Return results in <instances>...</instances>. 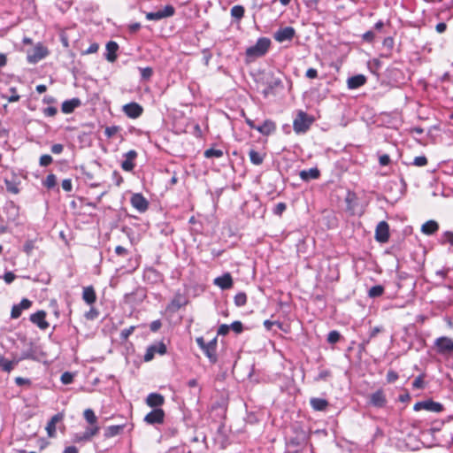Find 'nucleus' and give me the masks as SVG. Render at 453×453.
Instances as JSON below:
<instances>
[{
  "instance_id": "f257e3e1",
  "label": "nucleus",
  "mask_w": 453,
  "mask_h": 453,
  "mask_svg": "<svg viewBox=\"0 0 453 453\" xmlns=\"http://www.w3.org/2000/svg\"><path fill=\"white\" fill-rule=\"evenodd\" d=\"M271 45L270 39L266 37L259 38L256 44L246 50L247 61H253L257 58H261L266 54Z\"/></svg>"
},
{
  "instance_id": "f03ea898",
  "label": "nucleus",
  "mask_w": 453,
  "mask_h": 453,
  "mask_svg": "<svg viewBox=\"0 0 453 453\" xmlns=\"http://www.w3.org/2000/svg\"><path fill=\"white\" fill-rule=\"evenodd\" d=\"M196 343L209 358L211 363L215 364L218 361L216 354L217 338L212 339L209 342H205L203 337H198L196 338Z\"/></svg>"
},
{
  "instance_id": "7ed1b4c3",
  "label": "nucleus",
  "mask_w": 453,
  "mask_h": 453,
  "mask_svg": "<svg viewBox=\"0 0 453 453\" xmlns=\"http://www.w3.org/2000/svg\"><path fill=\"white\" fill-rule=\"evenodd\" d=\"M265 84V88L262 90V94L265 98L271 95H275L276 89L283 87L280 78L274 76L273 73L266 75Z\"/></svg>"
},
{
  "instance_id": "20e7f679",
  "label": "nucleus",
  "mask_w": 453,
  "mask_h": 453,
  "mask_svg": "<svg viewBox=\"0 0 453 453\" xmlns=\"http://www.w3.org/2000/svg\"><path fill=\"white\" fill-rule=\"evenodd\" d=\"M175 12V9L173 5H165L163 9L148 12L146 19L149 20H160L165 18L172 17Z\"/></svg>"
},
{
  "instance_id": "39448f33",
  "label": "nucleus",
  "mask_w": 453,
  "mask_h": 453,
  "mask_svg": "<svg viewBox=\"0 0 453 453\" xmlns=\"http://www.w3.org/2000/svg\"><path fill=\"white\" fill-rule=\"evenodd\" d=\"M414 411H418L421 410H426L432 412H441L443 410V406L441 403L434 402L433 400H426L422 402H418L414 404Z\"/></svg>"
},
{
  "instance_id": "423d86ee",
  "label": "nucleus",
  "mask_w": 453,
  "mask_h": 453,
  "mask_svg": "<svg viewBox=\"0 0 453 453\" xmlns=\"http://www.w3.org/2000/svg\"><path fill=\"white\" fill-rule=\"evenodd\" d=\"M434 344L439 354L446 355L453 353V340L449 337H439L435 340Z\"/></svg>"
},
{
  "instance_id": "0eeeda50",
  "label": "nucleus",
  "mask_w": 453,
  "mask_h": 453,
  "mask_svg": "<svg viewBox=\"0 0 453 453\" xmlns=\"http://www.w3.org/2000/svg\"><path fill=\"white\" fill-rule=\"evenodd\" d=\"M48 55L47 49L42 45L37 44L32 50L31 53L27 55V61L31 64H35L40 60L43 59Z\"/></svg>"
},
{
  "instance_id": "6e6552de",
  "label": "nucleus",
  "mask_w": 453,
  "mask_h": 453,
  "mask_svg": "<svg viewBox=\"0 0 453 453\" xmlns=\"http://www.w3.org/2000/svg\"><path fill=\"white\" fill-rule=\"evenodd\" d=\"M310 124L306 113L301 111L295 119L293 127L296 133H304L309 128Z\"/></svg>"
},
{
  "instance_id": "1a4fd4ad",
  "label": "nucleus",
  "mask_w": 453,
  "mask_h": 453,
  "mask_svg": "<svg viewBox=\"0 0 453 453\" xmlns=\"http://www.w3.org/2000/svg\"><path fill=\"white\" fill-rule=\"evenodd\" d=\"M375 239L379 242L385 243L389 239V226L386 221H380L375 230Z\"/></svg>"
},
{
  "instance_id": "9d476101",
  "label": "nucleus",
  "mask_w": 453,
  "mask_h": 453,
  "mask_svg": "<svg viewBox=\"0 0 453 453\" xmlns=\"http://www.w3.org/2000/svg\"><path fill=\"white\" fill-rule=\"evenodd\" d=\"M130 203L134 208H135L139 212H144L148 210L149 202L147 199L140 193H135L131 196Z\"/></svg>"
},
{
  "instance_id": "9b49d317",
  "label": "nucleus",
  "mask_w": 453,
  "mask_h": 453,
  "mask_svg": "<svg viewBox=\"0 0 453 453\" xmlns=\"http://www.w3.org/2000/svg\"><path fill=\"white\" fill-rule=\"evenodd\" d=\"M165 418V411L160 409H154L144 417V421L150 425L162 424Z\"/></svg>"
},
{
  "instance_id": "f8f14e48",
  "label": "nucleus",
  "mask_w": 453,
  "mask_h": 453,
  "mask_svg": "<svg viewBox=\"0 0 453 453\" xmlns=\"http://www.w3.org/2000/svg\"><path fill=\"white\" fill-rule=\"evenodd\" d=\"M295 29L292 27H285L274 34V39L279 42L291 41L295 36Z\"/></svg>"
},
{
  "instance_id": "ddd939ff",
  "label": "nucleus",
  "mask_w": 453,
  "mask_h": 453,
  "mask_svg": "<svg viewBox=\"0 0 453 453\" xmlns=\"http://www.w3.org/2000/svg\"><path fill=\"white\" fill-rule=\"evenodd\" d=\"M142 107L137 103H129L123 106V111L125 114L132 119L140 117L142 113Z\"/></svg>"
},
{
  "instance_id": "4468645a",
  "label": "nucleus",
  "mask_w": 453,
  "mask_h": 453,
  "mask_svg": "<svg viewBox=\"0 0 453 453\" xmlns=\"http://www.w3.org/2000/svg\"><path fill=\"white\" fill-rule=\"evenodd\" d=\"M46 312L44 311H38L31 314L30 321L35 324L40 329L45 330L49 327V323L45 319Z\"/></svg>"
},
{
  "instance_id": "2eb2a0df",
  "label": "nucleus",
  "mask_w": 453,
  "mask_h": 453,
  "mask_svg": "<svg viewBox=\"0 0 453 453\" xmlns=\"http://www.w3.org/2000/svg\"><path fill=\"white\" fill-rule=\"evenodd\" d=\"M125 160L121 163V167L126 172H131L134 168V159L137 157V152L134 150L127 151L125 155Z\"/></svg>"
},
{
  "instance_id": "dca6fc26",
  "label": "nucleus",
  "mask_w": 453,
  "mask_h": 453,
  "mask_svg": "<svg viewBox=\"0 0 453 453\" xmlns=\"http://www.w3.org/2000/svg\"><path fill=\"white\" fill-rule=\"evenodd\" d=\"M213 283L223 290L229 289L233 287V279L229 273H226L222 276L215 278Z\"/></svg>"
},
{
  "instance_id": "f3484780",
  "label": "nucleus",
  "mask_w": 453,
  "mask_h": 453,
  "mask_svg": "<svg viewBox=\"0 0 453 453\" xmlns=\"http://www.w3.org/2000/svg\"><path fill=\"white\" fill-rule=\"evenodd\" d=\"M145 402L148 406L157 409L164 404L165 398L158 393H150L148 395Z\"/></svg>"
},
{
  "instance_id": "a211bd4d",
  "label": "nucleus",
  "mask_w": 453,
  "mask_h": 453,
  "mask_svg": "<svg viewBox=\"0 0 453 453\" xmlns=\"http://www.w3.org/2000/svg\"><path fill=\"white\" fill-rule=\"evenodd\" d=\"M370 403L375 407L381 408L386 404V397L382 390H378L371 395Z\"/></svg>"
},
{
  "instance_id": "6ab92c4d",
  "label": "nucleus",
  "mask_w": 453,
  "mask_h": 453,
  "mask_svg": "<svg viewBox=\"0 0 453 453\" xmlns=\"http://www.w3.org/2000/svg\"><path fill=\"white\" fill-rule=\"evenodd\" d=\"M119 50V45L116 42H113V41H110L109 42H107L106 44V55H105V58L112 63L114 62L116 59H117V51Z\"/></svg>"
},
{
  "instance_id": "aec40b11",
  "label": "nucleus",
  "mask_w": 453,
  "mask_h": 453,
  "mask_svg": "<svg viewBox=\"0 0 453 453\" xmlns=\"http://www.w3.org/2000/svg\"><path fill=\"white\" fill-rule=\"evenodd\" d=\"M366 82V78L363 74H357L348 79L347 84L349 89H356Z\"/></svg>"
},
{
  "instance_id": "412c9836",
  "label": "nucleus",
  "mask_w": 453,
  "mask_h": 453,
  "mask_svg": "<svg viewBox=\"0 0 453 453\" xmlns=\"http://www.w3.org/2000/svg\"><path fill=\"white\" fill-rule=\"evenodd\" d=\"M320 173L317 167L303 170L300 172L299 176L303 181L316 180L319 177Z\"/></svg>"
},
{
  "instance_id": "4be33fe9",
  "label": "nucleus",
  "mask_w": 453,
  "mask_h": 453,
  "mask_svg": "<svg viewBox=\"0 0 453 453\" xmlns=\"http://www.w3.org/2000/svg\"><path fill=\"white\" fill-rule=\"evenodd\" d=\"M63 415L60 413H58L54 415L50 420L48 422L46 426L47 434L50 437H54L56 435V425L58 422L62 420Z\"/></svg>"
},
{
  "instance_id": "5701e85b",
  "label": "nucleus",
  "mask_w": 453,
  "mask_h": 453,
  "mask_svg": "<svg viewBox=\"0 0 453 453\" xmlns=\"http://www.w3.org/2000/svg\"><path fill=\"white\" fill-rule=\"evenodd\" d=\"M80 104H81V101L78 98H73L71 100H66V101L63 102V104L61 105V111L64 113L68 114V113L73 112L75 110V108L80 106Z\"/></svg>"
},
{
  "instance_id": "b1692460",
  "label": "nucleus",
  "mask_w": 453,
  "mask_h": 453,
  "mask_svg": "<svg viewBox=\"0 0 453 453\" xmlns=\"http://www.w3.org/2000/svg\"><path fill=\"white\" fill-rule=\"evenodd\" d=\"M82 298L88 304H93L96 300V295L92 286L83 288Z\"/></svg>"
},
{
  "instance_id": "393cba45",
  "label": "nucleus",
  "mask_w": 453,
  "mask_h": 453,
  "mask_svg": "<svg viewBox=\"0 0 453 453\" xmlns=\"http://www.w3.org/2000/svg\"><path fill=\"white\" fill-rule=\"evenodd\" d=\"M310 403L312 409L318 411H323L328 406V402L323 398H311L310 400Z\"/></svg>"
},
{
  "instance_id": "a878e982",
  "label": "nucleus",
  "mask_w": 453,
  "mask_h": 453,
  "mask_svg": "<svg viewBox=\"0 0 453 453\" xmlns=\"http://www.w3.org/2000/svg\"><path fill=\"white\" fill-rule=\"evenodd\" d=\"M439 228V225L434 220H428L424 223L421 226V231L423 234L430 235L434 234Z\"/></svg>"
},
{
  "instance_id": "bb28decb",
  "label": "nucleus",
  "mask_w": 453,
  "mask_h": 453,
  "mask_svg": "<svg viewBox=\"0 0 453 453\" xmlns=\"http://www.w3.org/2000/svg\"><path fill=\"white\" fill-rule=\"evenodd\" d=\"M275 124L273 121L267 119L263 123V125L256 127V130H257L262 134L268 135L271 133H273L275 130Z\"/></svg>"
},
{
  "instance_id": "cd10ccee",
  "label": "nucleus",
  "mask_w": 453,
  "mask_h": 453,
  "mask_svg": "<svg viewBox=\"0 0 453 453\" xmlns=\"http://www.w3.org/2000/svg\"><path fill=\"white\" fill-rule=\"evenodd\" d=\"M99 431V427L97 426H92L88 427L85 432L79 437H77V441H89L94 435H96Z\"/></svg>"
},
{
  "instance_id": "c85d7f7f",
  "label": "nucleus",
  "mask_w": 453,
  "mask_h": 453,
  "mask_svg": "<svg viewBox=\"0 0 453 453\" xmlns=\"http://www.w3.org/2000/svg\"><path fill=\"white\" fill-rule=\"evenodd\" d=\"M123 428H124L123 425L110 426L106 427V429L104 431V436L107 438L116 436L119 434H120V432H122Z\"/></svg>"
},
{
  "instance_id": "c756f323",
  "label": "nucleus",
  "mask_w": 453,
  "mask_h": 453,
  "mask_svg": "<svg viewBox=\"0 0 453 453\" xmlns=\"http://www.w3.org/2000/svg\"><path fill=\"white\" fill-rule=\"evenodd\" d=\"M250 162L256 165H259L264 161V157L257 151L251 150L249 152Z\"/></svg>"
},
{
  "instance_id": "7c9ffc66",
  "label": "nucleus",
  "mask_w": 453,
  "mask_h": 453,
  "mask_svg": "<svg viewBox=\"0 0 453 453\" xmlns=\"http://www.w3.org/2000/svg\"><path fill=\"white\" fill-rule=\"evenodd\" d=\"M244 7L242 5H234L231 8V16L235 19H241L244 16Z\"/></svg>"
},
{
  "instance_id": "2f4dec72",
  "label": "nucleus",
  "mask_w": 453,
  "mask_h": 453,
  "mask_svg": "<svg viewBox=\"0 0 453 453\" xmlns=\"http://www.w3.org/2000/svg\"><path fill=\"white\" fill-rule=\"evenodd\" d=\"M383 293L384 288L380 285H376L369 289L368 296L369 297L375 298L382 296Z\"/></svg>"
},
{
  "instance_id": "473e14b6",
  "label": "nucleus",
  "mask_w": 453,
  "mask_h": 453,
  "mask_svg": "<svg viewBox=\"0 0 453 453\" xmlns=\"http://www.w3.org/2000/svg\"><path fill=\"white\" fill-rule=\"evenodd\" d=\"M203 155L206 158H211V157L219 158L223 156V151L221 150L211 148V149L206 150L204 151Z\"/></svg>"
},
{
  "instance_id": "72a5a7b5",
  "label": "nucleus",
  "mask_w": 453,
  "mask_h": 453,
  "mask_svg": "<svg viewBox=\"0 0 453 453\" xmlns=\"http://www.w3.org/2000/svg\"><path fill=\"white\" fill-rule=\"evenodd\" d=\"M83 415H84V418L90 425L93 426L96 423L97 418H96L95 412L91 409L85 410Z\"/></svg>"
},
{
  "instance_id": "f704fd0d",
  "label": "nucleus",
  "mask_w": 453,
  "mask_h": 453,
  "mask_svg": "<svg viewBox=\"0 0 453 453\" xmlns=\"http://www.w3.org/2000/svg\"><path fill=\"white\" fill-rule=\"evenodd\" d=\"M56 184L57 177L53 173L49 174L43 180V185L49 189L53 188L56 186Z\"/></svg>"
},
{
  "instance_id": "c9c22d12",
  "label": "nucleus",
  "mask_w": 453,
  "mask_h": 453,
  "mask_svg": "<svg viewBox=\"0 0 453 453\" xmlns=\"http://www.w3.org/2000/svg\"><path fill=\"white\" fill-rule=\"evenodd\" d=\"M247 303V296L243 292H240L234 296V303L238 307L244 306Z\"/></svg>"
},
{
  "instance_id": "e433bc0d",
  "label": "nucleus",
  "mask_w": 453,
  "mask_h": 453,
  "mask_svg": "<svg viewBox=\"0 0 453 453\" xmlns=\"http://www.w3.org/2000/svg\"><path fill=\"white\" fill-rule=\"evenodd\" d=\"M150 347L151 350H154L156 353H158L160 355H164L166 353V346L162 342L150 345Z\"/></svg>"
},
{
  "instance_id": "4c0bfd02",
  "label": "nucleus",
  "mask_w": 453,
  "mask_h": 453,
  "mask_svg": "<svg viewBox=\"0 0 453 453\" xmlns=\"http://www.w3.org/2000/svg\"><path fill=\"white\" fill-rule=\"evenodd\" d=\"M0 369L7 373L11 372V364L3 355L0 354Z\"/></svg>"
},
{
  "instance_id": "58836bf2",
  "label": "nucleus",
  "mask_w": 453,
  "mask_h": 453,
  "mask_svg": "<svg viewBox=\"0 0 453 453\" xmlns=\"http://www.w3.org/2000/svg\"><path fill=\"white\" fill-rule=\"evenodd\" d=\"M341 339V334L338 331L333 330L327 335V342L331 344L338 342Z\"/></svg>"
},
{
  "instance_id": "ea45409f",
  "label": "nucleus",
  "mask_w": 453,
  "mask_h": 453,
  "mask_svg": "<svg viewBox=\"0 0 453 453\" xmlns=\"http://www.w3.org/2000/svg\"><path fill=\"white\" fill-rule=\"evenodd\" d=\"M135 329V326H129L128 328H125L123 329L121 332H120V340L122 342H125L128 339V337L133 334V332L134 331Z\"/></svg>"
},
{
  "instance_id": "a19ab883",
  "label": "nucleus",
  "mask_w": 453,
  "mask_h": 453,
  "mask_svg": "<svg viewBox=\"0 0 453 453\" xmlns=\"http://www.w3.org/2000/svg\"><path fill=\"white\" fill-rule=\"evenodd\" d=\"M424 386H425L424 375H422V374L416 377L412 382V388L415 389H421L424 388Z\"/></svg>"
},
{
  "instance_id": "79ce46f5",
  "label": "nucleus",
  "mask_w": 453,
  "mask_h": 453,
  "mask_svg": "<svg viewBox=\"0 0 453 453\" xmlns=\"http://www.w3.org/2000/svg\"><path fill=\"white\" fill-rule=\"evenodd\" d=\"M415 166L422 167L427 165V158L425 156L416 157L412 162Z\"/></svg>"
},
{
  "instance_id": "37998d69",
  "label": "nucleus",
  "mask_w": 453,
  "mask_h": 453,
  "mask_svg": "<svg viewBox=\"0 0 453 453\" xmlns=\"http://www.w3.org/2000/svg\"><path fill=\"white\" fill-rule=\"evenodd\" d=\"M441 242L442 243L449 242L453 246V232H451V231L444 232L443 234L441 235Z\"/></svg>"
},
{
  "instance_id": "c03bdc74",
  "label": "nucleus",
  "mask_w": 453,
  "mask_h": 453,
  "mask_svg": "<svg viewBox=\"0 0 453 453\" xmlns=\"http://www.w3.org/2000/svg\"><path fill=\"white\" fill-rule=\"evenodd\" d=\"M61 382L65 385H68L70 383L73 382V374L69 372H65L62 375H61Z\"/></svg>"
},
{
  "instance_id": "a18cd8bd",
  "label": "nucleus",
  "mask_w": 453,
  "mask_h": 453,
  "mask_svg": "<svg viewBox=\"0 0 453 453\" xmlns=\"http://www.w3.org/2000/svg\"><path fill=\"white\" fill-rule=\"evenodd\" d=\"M35 249V242L33 240H28L25 242L23 250L27 255H30Z\"/></svg>"
},
{
  "instance_id": "49530a36",
  "label": "nucleus",
  "mask_w": 453,
  "mask_h": 453,
  "mask_svg": "<svg viewBox=\"0 0 453 453\" xmlns=\"http://www.w3.org/2000/svg\"><path fill=\"white\" fill-rule=\"evenodd\" d=\"M52 161H53L52 157L48 154H45V155L41 156L39 163H40L41 166H48L49 165H50L52 163Z\"/></svg>"
},
{
  "instance_id": "de8ad7c7",
  "label": "nucleus",
  "mask_w": 453,
  "mask_h": 453,
  "mask_svg": "<svg viewBox=\"0 0 453 453\" xmlns=\"http://www.w3.org/2000/svg\"><path fill=\"white\" fill-rule=\"evenodd\" d=\"M119 129V127H116V126L107 127L104 129V134L108 138H111L113 135H115L117 134Z\"/></svg>"
},
{
  "instance_id": "09e8293b",
  "label": "nucleus",
  "mask_w": 453,
  "mask_h": 453,
  "mask_svg": "<svg viewBox=\"0 0 453 453\" xmlns=\"http://www.w3.org/2000/svg\"><path fill=\"white\" fill-rule=\"evenodd\" d=\"M230 326V329L234 331L236 334H240L243 330V326L241 321H234Z\"/></svg>"
},
{
  "instance_id": "8fccbe9b",
  "label": "nucleus",
  "mask_w": 453,
  "mask_h": 453,
  "mask_svg": "<svg viewBox=\"0 0 453 453\" xmlns=\"http://www.w3.org/2000/svg\"><path fill=\"white\" fill-rule=\"evenodd\" d=\"M16 305L23 311L24 310H27L31 307L32 302L27 298H23L21 302Z\"/></svg>"
},
{
  "instance_id": "3c124183",
  "label": "nucleus",
  "mask_w": 453,
  "mask_h": 453,
  "mask_svg": "<svg viewBox=\"0 0 453 453\" xmlns=\"http://www.w3.org/2000/svg\"><path fill=\"white\" fill-rule=\"evenodd\" d=\"M287 206L284 203H279L275 205L273 209V213L275 215H281L283 211L286 210Z\"/></svg>"
},
{
  "instance_id": "603ef678",
  "label": "nucleus",
  "mask_w": 453,
  "mask_h": 453,
  "mask_svg": "<svg viewBox=\"0 0 453 453\" xmlns=\"http://www.w3.org/2000/svg\"><path fill=\"white\" fill-rule=\"evenodd\" d=\"M21 313H22V311L19 309V307L17 306L16 304H14L12 308L11 318L18 319L20 317Z\"/></svg>"
},
{
  "instance_id": "864d4df0",
  "label": "nucleus",
  "mask_w": 453,
  "mask_h": 453,
  "mask_svg": "<svg viewBox=\"0 0 453 453\" xmlns=\"http://www.w3.org/2000/svg\"><path fill=\"white\" fill-rule=\"evenodd\" d=\"M62 188L66 191V192H70L72 191L73 189V185H72V180L71 179H65L63 180L62 181Z\"/></svg>"
},
{
  "instance_id": "5fc2aeb1",
  "label": "nucleus",
  "mask_w": 453,
  "mask_h": 453,
  "mask_svg": "<svg viewBox=\"0 0 453 453\" xmlns=\"http://www.w3.org/2000/svg\"><path fill=\"white\" fill-rule=\"evenodd\" d=\"M63 150H64V146L60 143L53 144L50 148V151L56 155L61 154L63 152Z\"/></svg>"
},
{
  "instance_id": "6e6d98bb",
  "label": "nucleus",
  "mask_w": 453,
  "mask_h": 453,
  "mask_svg": "<svg viewBox=\"0 0 453 453\" xmlns=\"http://www.w3.org/2000/svg\"><path fill=\"white\" fill-rule=\"evenodd\" d=\"M153 73V71L150 67H145L141 69V75L143 79H150Z\"/></svg>"
},
{
  "instance_id": "4d7b16f0",
  "label": "nucleus",
  "mask_w": 453,
  "mask_h": 453,
  "mask_svg": "<svg viewBox=\"0 0 453 453\" xmlns=\"http://www.w3.org/2000/svg\"><path fill=\"white\" fill-rule=\"evenodd\" d=\"M5 184H6V188H7V190L9 192H11L12 194H18L19 193V188L12 181L5 180Z\"/></svg>"
},
{
  "instance_id": "13d9d810",
  "label": "nucleus",
  "mask_w": 453,
  "mask_h": 453,
  "mask_svg": "<svg viewBox=\"0 0 453 453\" xmlns=\"http://www.w3.org/2000/svg\"><path fill=\"white\" fill-rule=\"evenodd\" d=\"M57 108L52 106L47 107L43 110L44 115L47 117H54L57 114Z\"/></svg>"
},
{
  "instance_id": "bf43d9fd",
  "label": "nucleus",
  "mask_w": 453,
  "mask_h": 453,
  "mask_svg": "<svg viewBox=\"0 0 453 453\" xmlns=\"http://www.w3.org/2000/svg\"><path fill=\"white\" fill-rule=\"evenodd\" d=\"M3 278L7 284H11L15 280L16 276L12 272H7Z\"/></svg>"
},
{
  "instance_id": "052dcab7",
  "label": "nucleus",
  "mask_w": 453,
  "mask_h": 453,
  "mask_svg": "<svg viewBox=\"0 0 453 453\" xmlns=\"http://www.w3.org/2000/svg\"><path fill=\"white\" fill-rule=\"evenodd\" d=\"M230 330V326L226 324H222L219 326L218 329V334L226 335Z\"/></svg>"
},
{
  "instance_id": "680f3d73",
  "label": "nucleus",
  "mask_w": 453,
  "mask_h": 453,
  "mask_svg": "<svg viewBox=\"0 0 453 453\" xmlns=\"http://www.w3.org/2000/svg\"><path fill=\"white\" fill-rule=\"evenodd\" d=\"M155 354H156V352L154 350H151V347L150 346L147 349V351L144 355V361L149 362V361L152 360Z\"/></svg>"
},
{
  "instance_id": "e2e57ef3",
  "label": "nucleus",
  "mask_w": 453,
  "mask_h": 453,
  "mask_svg": "<svg viewBox=\"0 0 453 453\" xmlns=\"http://www.w3.org/2000/svg\"><path fill=\"white\" fill-rule=\"evenodd\" d=\"M15 383L18 386H23V385H30L31 381L29 379H26V378H22V377H16Z\"/></svg>"
},
{
  "instance_id": "0e129e2a",
  "label": "nucleus",
  "mask_w": 453,
  "mask_h": 453,
  "mask_svg": "<svg viewBox=\"0 0 453 453\" xmlns=\"http://www.w3.org/2000/svg\"><path fill=\"white\" fill-rule=\"evenodd\" d=\"M375 37V35L372 31H367L363 35V39L365 42H372Z\"/></svg>"
},
{
  "instance_id": "69168bd1",
  "label": "nucleus",
  "mask_w": 453,
  "mask_h": 453,
  "mask_svg": "<svg viewBox=\"0 0 453 453\" xmlns=\"http://www.w3.org/2000/svg\"><path fill=\"white\" fill-rule=\"evenodd\" d=\"M330 372L327 371V370H323L321 372H319V373L318 374L317 378H316V380H325L327 377L330 376Z\"/></svg>"
},
{
  "instance_id": "338daca9",
  "label": "nucleus",
  "mask_w": 453,
  "mask_h": 453,
  "mask_svg": "<svg viewBox=\"0 0 453 453\" xmlns=\"http://www.w3.org/2000/svg\"><path fill=\"white\" fill-rule=\"evenodd\" d=\"M379 162L380 165H388L390 163V157L387 154L381 155L379 157Z\"/></svg>"
},
{
  "instance_id": "774afa93",
  "label": "nucleus",
  "mask_w": 453,
  "mask_h": 453,
  "mask_svg": "<svg viewBox=\"0 0 453 453\" xmlns=\"http://www.w3.org/2000/svg\"><path fill=\"white\" fill-rule=\"evenodd\" d=\"M306 77L309 79H315L318 77V71L314 68H309L306 71Z\"/></svg>"
}]
</instances>
